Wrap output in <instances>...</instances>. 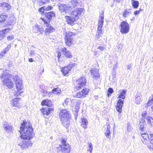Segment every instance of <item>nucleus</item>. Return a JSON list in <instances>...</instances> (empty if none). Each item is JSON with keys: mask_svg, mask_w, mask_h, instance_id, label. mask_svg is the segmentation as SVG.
<instances>
[{"mask_svg": "<svg viewBox=\"0 0 153 153\" xmlns=\"http://www.w3.org/2000/svg\"><path fill=\"white\" fill-rule=\"evenodd\" d=\"M81 120V126L85 129L87 128L88 123V120L84 117L82 118Z\"/></svg>", "mask_w": 153, "mask_h": 153, "instance_id": "nucleus-25", "label": "nucleus"}, {"mask_svg": "<svg viewBox=\"0 0 153 153\" xmlns=\"http://www.w3.org/2000/svg\"><path fill=\"white\" fill-rule=\"evenodd\" d=\"M152 104H153V95L149 98L148 102V105H149Z\"/></svg>", "mask_w": 153, "mask_h": 153, "instance_id": "nucleus-45", "label": "nucleus"}, {"mask_svg": "<svg viewBox=\"0 0 153 153\" xmlns=\"http://www.w3.org/2000/svg\"><path fill=\"white\" fill-rule=\"evenodd\" d=\"M60 12L62 13H64L66 4H58Z\"/></svg>", "mask_w": 153, "mask_h": 153, "instance_id": "nucleus-31", "label": "nucleus"}, {"mask_svg": "<svg viewBox=\"0 0 153 153\" xmlns=\"http://www.w3.org/2000/svg\"><path fill=\"white\" fill-rule=\"evenodd\" d=\"M10 48V45H7V47L5 48L4 50L3 51L4 53H6L7 51H8Z\"/></svg>", "mask_w": 153, "mask_h": 153, "instance_id": "nucleus-49", "label": "nucleus"}, {"mask_svg": "<svg viewBox=\"0 0 153 153\" xmlns=\"http://www.w3.org/2000/svg\"><path fill=\"white\" fill-rule=\"evenodd\" d=\"M7 18V16L4 14H2L0 15V24L5 22Z\"/></svg>", "mask_w": 153, "mask_h": 153, "instance_id": "nucleus-33", "label": "nucleus"}, {"mask_svg": "<svg viewBox=\"0 0 153 153\" xmlns=\"http://www.w3.org/2000/svg\"><path fill=\"white\" fill-rule=\"evenodd\" d=\"M21 125L20 127L21 131H23V130H24L25 131H27V133L29 134L30 133L31 135H33V128L30 123L29 122H27L26 121L24 120Z\"/></svg>", "mask_w": 153, "mask_h": 153, "instance_id": "nucleus-3", "label": "nucleus"}, {"mask_svg": "<svg viewBox=\"0 0 153 153\" xmlns=\"http://www.w3.org/2000/svg\"><path fill=\"white\" fill-rule=\"evenodd\" d=\"M88 147L89 148V149L88 150L91 153L93 150V146L92 143H89L88 145Z\"/></svg>", "mask_w": 153, "mask_h": 153, "instance_id": "nucleus-48", "label": "nucleus"}, {"mask_svg": "<svg viewBox=\"0 0 153 153\" xmlns=\"http://www.w3.org/2000/svg\"><path fill=\"white\" fill-rule=\"evenodd\" d=\"M35 54L36 53L33 50L30 51V54L31 56H33L35 55Z\"/></svg>", "mask_w": 153, "mask_h": 153, "instance_id": "nucleus-57", "label": "nucleus"}, {"mask_svg": "<svg viewBox=\"0 0 153 153\" xmlns=\"http://www.w3.org/2000/svg\"><path fill=\"white\" fill-rule=\"evenodd\" d=\"M7 39L8 40L10 41L14 39V36L13 35L8 36Z\"/></svg>", "mask_w": 153, "mask_h": 153, "instance_id": "nucleus-53", "label": "nucleus"}, {"mask_svg": "<svg viewBox=\"0 0 153 153\" xmlns=\"http://www.w3.org/2000/svg\"><path fill=\"white\" fill-rule=\"evenodd\" d=\"M139 11L136 10L134 12V14L135 15H137L140 13Z\"/></svg>", "mask_w": 153, "mask_h": 153, "instance_id": "nucleus-64", "label": "nucleus"}, {"mask_svg": "<svg viewBox=\"0 0 153 153\" xmlns=\"http://www.w3.org/2000/svg\"><path fill=\"white\" fill-rule=\"evenodd\" d=\"M90 72L93 78L96 79L99 78L100 74L99 73V70L97 69L94 68L90 70Z\"/></svg>", "mask_w": 153, "mask_h": 153, "instance_id": "nucleus-17", "label": "nucleus"}, {"mask_svg": "<svg viewBox=\"0 0 153 153\" xmlns=\"http://www.w3.org/2000/svg\"><path fill=\"white\" fill-rule=\"evenodd\" d=\"M49 0H40L38 4L39 5H42L45 3H48Z\"/></svg>", "mask_w": 153, "mask_h": 153, "instance_id": "nucleus-38", "label": "nucleus"}, {"mask_svg": "<svg viewBox=\"0 0 153 153\" xmlns=\"http://www.w3.org/2000/svg\"><path fill=\"white\" fill-rule=\"evenodd\" d=\"M0 78L1 81L3 82L8 79H11L13 76L12 75L7 73L5 72H4L1 76Z\"/></svg>", "mask_w": 153, "mask_h": 153, "instance_id": "nucleus-11", "label": "nucleus"}, {"mask_svg": "<svg viewBox=\"0 0 153 153\" xmlns=\"http://www.w3.org/2000/svg\"><path fill=\"white\" fill-rule=\"evenodd\" d=\"M53 109L52 108H44L42 113L43 114L46 115L47 116L52 111H53Z\"/></svg>", "mask_w": 153, "mask_h": 153, "instance_id": "nucleus-23", "label": "nucleus"}, {"mask_svg": "<svg viewBox=\"0 0 153 153\" xmlns=\"http://www.w3.org/2000/svg\"><path fill=\"white\" fill-rule=\"evenodd\" d=\"M105 135L106 137L107 138H110L111 136H110V130L109 129H107L105 132Z\"/></svg>", "mask_w": 153, "mask_h": 153, "instance_id": "nucleus-37", "label": "nucleus"}, {"mask_svg": "<svg viewBox=\"0 0 153 153\" xmlns=\"http://www.w3.org/2000/svg\"><path fill=\"white\" fill-rule=\"evenodd\" d=\"M145 124V122H143L141 123L140 122V127L139 128V129L141 131H143L144 130V125Z\"/></svg>", "mask_w": 153, "mask_h": 153, "instance_id": "nucleus-40", "label": "nucleus"}, {"mask_svg": "<svg viewBox=\"0 0 153 153\" xmlns=\"http://www.w3.org/2000/svg\"><path fill=\"white\" fill-rule=\"evenodd\" d=\"M0 7H2L4 9L6 10H9L10 9V5L9 4L4 2L0 3Z\"/></svg>", "mask_w": 153, "mask_h": 153, "instance_id": "nucleus-22", "label": "nucleus"}, {"mask_svg": "<svg viewBox=\"0 0 153 153\" xmlns=\"http://www.w3.org/2000/svg\"><path fill=\"white\" fill-rule=\"evenodd\" d=\"M89 89L88 88H84L81 91L77 93L76 94V96L78 98H83L86 97L88 94Z\"/></svg>", "mask_w": 153, "mask_h": 153, "instance_id": "nucleus-8", "label": "nucleus"}, {"mask_svg": "<svg viewBox=\"0 0 153 153\" xmlns=\"http://www.w3.org/2000/svg\"><path fill=\"white\" fill-rule=\"evenodd\" d=\"M76 65V64L75 63H70L68 65L63 68L61 71L65 75H66L69 73L71 68L74 67Z\"/></svg>", "mask_w": 153, "mask_h": 153, "instance_id": "nucleus-9", "label": "nucleus"}, {"mask_svg": "<svg viewBox=\"0 0 153 153\" xmlns=\"http://www.w3.org/2000/svg\"><path fill=\"white\" fill-rule=\"evenodd\" d=\"M97 49L100 50L101 51H103L105 49V48L102 46H100L97 48Z\"/></svg>", "mask_w": 153, "mask_h": 153, "instance_id": "nucleus-54", "label": "nucleus"}, {"mask_svg": "<svg viewBox=\"0 0 153 153\" xmlns=\"http://www.w3.org/2000/svg\"><path fill=\"white\" fill-rule=\"evenodd\" d=\"M123 103L124 100L122 99H119L117 102V105L116 107V108L117 111L120 113H121L122 112Z\"/></svg>", "mask_w": 153, "mask_h": 153, "instance_id": "nucleus-14", "label": "nucleus"}, {"mask_svg": "<svg viewBox=\"0 0 153 153\" xmlns=\"http://www.w3.org/2000/svg\"><path fill=\"white\" fill-rule=\"evenodd\" d=\"M102 35V30L97 31V33L96 34V38L98 39Z\"/></svg>", "mask_w": 153, "mask_h": 153, "instance_id": "nucleus-43", "label": "nucleus"}, {"mask_svg": "<svg viewBox=\"0 0 153 153\" xmlns=\"http://www.w3.org/2000/svg\"><path fill=\"white\" fill-rule=\"evenodd\" d=\"M43 21L44 22L45 24L46 25L47 28L45 30V33H51L53 32L54 30L53 27L48 23V21L46 20L45 19H43Z\"/></svg>", "mask_w": 153, "mask_h": 153, "instance_id": "nucleus-10", "label": "nucleus"}, {"mask_svg": "<svg viewBox=\"0 0 153 153\" xmlns=\"http://www.w3.org/2000/svg\"><path fill=\"white\" fill-rule=\"evenodd\" d=\"M112 78L113 79V82H114L115 80H116V75L115 74H114L113 73L112 74Z\"/></svg>", "mask_w": 153, "mask_h": 153, "instance_id": "nucleus-56", "label": "nucleus"}, {"mask_svg": "<svg viewBox=\"0 0 153 153\" xmlns=\"http://www.w3.org/2000/svg\"><path fill=\"white\" fill-rule=\"evenodd\" d=\"M122 13H123V17L126 18L131 14V11L130 9H125Z\"/></svg>", "mask_w": 153, "mask_h": 153, "instance_id": "nucleus-28", "label": "nucleus"}, {"mask_svg": "<svg viewBox=\"0 0 153 153\" xmlns=\"http://www.w3.org/2000/svg\"><path fill=\"white\" fill-rule=\"evenodd\" d=\"M132 1V4L133 7L135 9H136L139 6V2L138 1L134 0H131Z\"/></svg>", "mask_w": 153, "mask_h": 153, "instance_id": "nucleus-34", "label": "nucleus"}, {"mask_svg": "<svg viewBox=\"0 0 153 153\" xmlns=\"http://www.w3.org/2000/svg\"><path fill=\"white\" fill-rule=\"evenodd\" d=\"M141 136L144 140H147L148 139H149V135L147 134H141Z\"/></svg>", "mask_w": 153, "mask_h": 153, "instance_id": "nucleus-46", "label": "nucleus"}, {"mask_svg": "<svg viewBox=\"0 0 153 153\" xmlns=\"http://www.w3.org/2000/svg\"><path fill=\"white\" fill-rule=\"evenodd\" d=\"M60 89L59 88H54L51 91V94L53 93L55 94H60Z\"/></svg>", "mask_w": 153, "mask_h": 153, "instance_id": "nucleus-35", "label": "nucleus"}, {"mask_svg": "<svg viewBox=\"0 0 153 153\" xmlns=\"http://www.w3.org/2000/svg\"><path fill=\"white\" fill-rule=\"evenodd\" d=\"M5 54V53H4L3 51L0 53V59Z\"/></svg>", "mask_w": 153, "mask_h": 153, "instance_id": "nucleus-61", "label": "nucleus"}, {"mask_svg": "<svg viewBox=\"0 0 153 153\" xmlns=\"http://www.w3.org/2000/svg\"><path fill=\"white\" fill-rule=\"evenodd\" d=\"M59 117L62 125L68 128L70 125L71 115L69 111L66 109L61 110L59 113Z\"/></svg>", "mask_w": 153, "mask_h": 153, "instance_id": "nucleus-1", "label": "nucleus"}, {"mask_svg": "<svg viewBox=\"0 0 153 153\" xmlns=\"http://www.w3.org/2000/svg\"><path fill=\"white\" fill-rule=\"evenodd\" d=\"M60 142L61 144H59V146L56 148L57 152H61L62 153H70V145L68 143H66V139H62Z\"/></svg>", "mask_w": 153, "mask_h": 153, "instance_id": "nucleus-2", "label": "nucleus"}, {"mask_svg": "<svg viewBox=\"0 0 153 153\" xmlns=\"http://www.w3.org/2000/svg\"><path fill=\"white\" fill-rule=\"evenodd\" d=\"M114 92L113 89L111 88H109L108 90L107 96L109 97L111 96Z\"/></svg>", "mask_w": 153, "mask_h": 153, "instance_id": "nucleus-39", "label": "nucleus"}, {"mask_svg": "<svg viewBox=\"0 0 153 153\" xmlns=\"http://www.w3.org/2000/svg\"><path fill=\"white\" fill-rule=\"evenodd\" d=\"M41 104L42 105H45L48 107H51L52 105L51 102L48 99L43 100Z\"/></svg>", "mask_w": 153, "mask_h": 153, "instance_id": "nucleus-29", "label": "nucleus"}, {"mask_svg": "<svg viewBox=\"0 0 153 153\" xmlns=\"http://www.w3.org/2000/svg\"><path fill=\"white\" fill-rule=\"evenodd\" d=\"M13 78L14 82H16V81H18V80H20L19 79L18 76H17V75L14 76L13 77Z\"/></svg>", "mask_w": 153, "mask_h": 153, "instance_id": "nucleus-55", "label": "nucleus"}, {"mask_svg": "<svg viewBox=\"0 0 153 153\" xmlns=\"http://www.w3.org/2000/svg\"><path fill=\"white\" fill-rule=\"evenodd\" d=\"M103 22H98V26L102 27L103 25Z\"/></svg>", "mask_w": 153, "mask_h": 153, "instance_id": "nucleus-63", "label": "nucleus"}, {"mask_svg": "<svg viewBox=\"0 0 153 153\" xmlns=\"http://www.w3.org/2000/svg\"><path fill=\"white\" fill-rule=\"evenodd\" d=\"M65 18L68 23L71 25H73L74 22L77 20L76 19L77 18L75 19L72 16H66Z\"/></svg>", "mask_w": 153, "mask_h": 153, "instance_id": "nucleus-15", "label": "nucleus"}, {"mask_svg": "<svg viewBox=\"0 0 153 153\" xmlns=\"http://www.w3.org/2000/svg\"><path fill=\"white\" fill-rule=\"evenodd\" d=\"M3 127L4 129L8 133L11 132L12 130V126L10 124L6 122H5L3 123Z\"/></svg>", "mask_w": 153, "mask_h": 153, "instance_id": "nucleus-18", "label": "nucleus"}, {"mask_svg": "<svg viewBox=\"0 0 153 153\" xmlns=\"http://www.w3.org/2000/svg\"><path fill=\"white\" fill-rule=\"evenodd\" d=\"M61 51H62L63 54L66 57L70 58L72 57L71 53L69 51L67 50L66 48H62Z\"/></svg>", "mask_w": 153, "mask_h": 153, "instance_id": "nucleus-16", "label": "nucleus"}, {"mask_svg": "<svg viewBox=\"0 0 153 153\" xmlns=\"http://www.w3.org/2000/svg\"><path fill=\"white\" fill-rule=\"evenodd\" d=\"M46 10H50L52 9V7L51 6H48V7L45 6Z\"/></svg>", "mask_w": 153, "mask_h": 153, "instance_id": "nucleus-59", "label": "nucleus"}, {"mask_svg": "<svg viewBox=\"0 0 153 153\" xmlns=\"http://www.w3.org/2000/svg\"><path fill=\"white\" fill-rule=\"evenodd\" d=\"M127 131L129 132L131 131V127L130 126V124L129 123H127Z\"/></svg>", "mask_w": 153, "mask_h": 153, "instance_id": "nucleus-50", "label": "nucleus"}, {"mask_svg": "<svg viewBox=\"0 0 153 153\" xmlns=\"http://www.w3.org/2000/svg\"><path fill=\"white\" fill-rule=\"evenodd\" d=\"M87 82V80L84 76L81 77L77 80L75 82L76 88L77 90H79L85 86Z\"/></svg>", "mask_w": 153, "mask_h": 153, "instance_id": "nucleus-5", "label": "nucleus"}, {"mask_svg": "<svg viewBox=\"0 0 153 153\" xmlns=\"http://www.w3.org/2000/svg\"><path fill=\"white\" fill-rule=\"evenodd\" d=\"M20 99L19 97L15 98L11 101V103L13 106H16L17 107H19L20 106L19 101Z\"/></svg>", "mask_w": 153, "mask_h": 153, "instance_id": "nucleus-19", "label": "nucleus"}, {"mask_svg": "<svg viewBox=\"0 0 153 153\" xmlns=\"http://www.w3.org/2000/svg\"><path fill=\"white\" fill-rule=\"evenodd\" d=\"M83 11V9L80 8H77L74 9L71 13V15L75 18H76V20H78L79 16Z\"/></svg>", "mask_w": 153, "mask_h": 153, "instance_id": "nucleus-7", "label": "nucleus"}, {"mask_svg": "<svg viewBox=\"0 0 153 153\" xmlns=\"http://www.w3.org/2000/svg\"><path fill=\"white\" fill-rule=\"evenodd\" d=\"M22 132H23L21 134V137L24 140H29L33 137V135H31L30 133L29 134L28 133L27 131H25L24 130L23 131H22V132L20 131L21 133Z\"/></svg>", "mask_w": 153, "mask_h": 153, "instance_id": "nucleus-13", "label": "nucleus"}, {"mask_svg": "<svg viewBox=\"0 0 153 153\" xmlns=\"http://www.w3.org/2000/svg\"><path fill=\"white\" fill-rule=\"evenodd\" d=\"M45 8V6L42 7L39 9V11L40 12H41L42 13H43V12H44V11L45 10H46Z\"/></svg>", "mask_w": 153, "mask_h": 153, "instance_id": "nucleus-51", "label": "nucleus"}, {"mask_svg": "<svg viewBox=\"0 0 153 153\" xmlns=\"http://www.w3.org/2000/svg\"><path fill=\"white\" fill-rule=\"evenodd\" d=\"M55 14L52 11H50L49 12L45 14L46 18H47L50 22L49 21L52 18L53 16H55Z\"/></svg>", "mask_w": 153, "mask_h": 153, "instance_id": "nucleus-26", "label": "nucleus"}, {"mask_svg": "<svg viewBox=\"0 0 153 153\" xmlns=\"http://www.w3.org/2000/svg\"><path fill=\"white\" fill-rule=\"evenodd\" d=\"M12 28L13 27H12L11 28H8L4 29L2 30V31H1L0 32V40H2L5 36L6 33L8 32V31L12 29Z\"/></svg>", "mask_w": 153, "mask_h": 153, "instance_id": "nucleus-20", "label": "nucleus"}, {"mask_svg": "<svg viewBox=\"0 0 153 153\" xmlns=\"http://www.w3.org/2000/svg\"><path fill=\"white\" fill-rule=\"evenodd\" d=\"M9 21L8 20L6 22L4 26V27H9V26L12 25L10 23Z\"/></svg>", "mask_w": 153, "mask_h": 153, "instance_id": "nucleus-52", "label": "nucleus"}, {"mask_svg": "<svg viewBox=\"0 0 153 153\" xmlns=\"http://www.w3.org/2000/svg\"><path fill=\"white\" fill-rule=\"evenodd\" d=\"M25 140H22L19 144V145L20 146L22 149L27 148L32 145V143L30 141H25Z\"/></svg>", "mask_w": 153, "mask_h": 153, "instance_id": "nucleus-12", "label": "nucleus"}, {"mask_svg": "<svg viewBox=\"0 0 153 153\" xmlns=\"http://www.w3.org/2000/svg\"><path fill=\"white\" fill-rule=\"evenodd\" d=\"M11 79H8L7 81H5L3 82L4 85L7 86L9 88H13V83Z\"/></svg>", "mask_w": 153, "mask_h": 153, "instance_id": "nucleus-21", "label": "nucleus"}, {"mask_svg": "<svg viewBox=\"0 0 153 153\" xmlns=\"http://www.w3.org/2000/svg\"><path fill=\"white\" fill-rule=\"evenodd\" d=\"M104 12H103L102 14L100 16L99 20L98 22H104Z\"/></svg>", "mask_w": 153, "mask_h": 153, "instance_id": "nucleus-44", "label": "nucleus"}, {"mask_svg": "<svg viewBox=\"0 0 153 153\" xmlns=\"http://www.w3.org/2000/svg\"><path fill=\"white\" fill-rule=\"evenodd\" d=\"M20 90L17 89V91H15L14 93V95L15 96H18L19 95H20L22 92L19 90Z\"/></svg>", "mask_w": 153, "mask_h": 153, "instance_id": "nucleus-47", "label": "nucleus"}, {"mask_svg": "<svg viewBox=\"0 0 153 153\" xmlns=\"http://www.w3.org/2000/svg\"><path fill=\"white\" fill-rule=\"evenodd\" d=\"M146 114V111L143 112L142 114L143 117L145 118Z\"/></svg>", "mask_w": 153, "mask_h": 153, "instance_id": "nucleus-62", "label": "nucleus"}, {"mask_svg": "<svg viewBox=\"0 0 153 153\" xmlns=\"http://www.w3.org/2000/svg\"><path fill=\"white\" fill-rule=\"evenodd\" d=\"M141 97L140 95L139 94H137L135 96V102L136 104H140L142 100Z\"/></svg>", "mask_w": 153, "mask_h": 153, "instance_id": "nucleus-32", "label": "nucleus"}, {"mask_svg": "<svg viewBox=\"0 0 153 153\" xmlns=\"http://www.w3.org/2000/svg\"><path fill=\"white\" fill-rule=\"evenodd\" d=\"M120 32L122 34L128 33L130 29L128 24L126 21H123L120 24Z\"/></svg>", "mask_w": 153, "mask_h": 153, "instance_id": "nucleus-6", "label": "nucleus"}, {"mask_svg": "<svg viewBox=\"0 0 153 153\" xmlns=\"http://www.w3.org/2000/svg\"><path fill=\"white\" fill-rule=\"evenodd\" d=\"M76 4H75L74 5H73V6H71L66 4L64 13H67L70 12L71 10L73 9V8L76 6Z\"/></svg>", "mask_w": 153, "mask_h": 153, "instance_id": "nucleus-30", "label": "nucleus"}, {"mask_svg": "<svg viewBox=\"0 0 153 153\" xmlns=\"http://www.w3.org/2000/svg\"><path fill=\"white\" fill-rule=\"evenodd\" d=\"M8 20L10 22V23L11 24L12 26L15 23L16 19L14 17L10 18Z\"/></svg>", "mask_w": 153, "mask_h": 153, "instance_id": "nucleus-36", "label": "nucleus"}, {"mask_svg": "<svg viewBox=\"0 0 153 153\" xmlns=\"http://www.w3.org/2000/svg\"><path fill=\"white\" fill-rule=\"evenodd\" d=\"M75 34L73 32L70 31L67 32L65 35V42L67 45L70 46L73 43V36Z\"/></svg>", "mask_w": 153, "mask_h": 153, "instance_id": "nucleus-4", "label": "nucleus"}, {"mask_svg": "<svg viewBox=\"0 0 153 153\" xmlns=\"http://www.w3.org/2000/svg\"><path fill=\"white\" fill-rule=\"evenodd\" d=\"M126 91L124 89L122 90L119 92V94L117 95L118 98H121L123 100L125 99L126 97Z\"/></svg>", "mask_w": 153, "mask_h": 153, "instance_id": "nucleus-24", "label": "nucleus"}, {"mask_svg": "<svg viewBox=\"0 0 153 153\" xmlns=\"http://www.w3.org/2000/svg\"><path fill=\"white\" fill-rule=\"evenodd\" d=\"M15 84L16 88L17 89L21 90L23 88L22 83L21 80H18V81H16Z\"/></svg>", "mask_w": 153, "mask_h": 153, "instance_id": "nucleus-27", "label": "nucleus"}, {"mask_svg": "<svg viewBox=\"0 0 153 153\" xmlns=\"http://www.w3.org/2000/svg\"><path fill=\"white\" fill-rule=\"evenodd\" d=\"M36 28L41 33H43L44 29L42 26L37 25L36 26Z\"/></svg>", "mask_w": 153, "mask_h": 153, "instance_id": "nucleus-41", "label": "nucleus"}, {"mask_svg": "<svg viewBox=\"0 0 153 153\" xmlns=\"http://www.w3.org/2000/svg\"><path fill=\"white\" fill-rule=\"evenodd\" d=\"M43 93L44 94H48L49 95H50L51 94V92H48V91H47L46 90H44L43 91Z\"/></svg>", "mask_w": 153, "mask_h": 153, "instance_id": "nucleus-60", "label": "nucleus"}, {"mask_svg": "<svg viewBox=\"0 0 153 153\" xmlns=\"http://www.w3.org/2000/svg\"><path fill=\"white\" fill-rule=\"evenodd\" d=\"M69 99L68 98H66L64 101V102L63 103V105L64 107H66L68 104L69 102Z\"/></svg>", "mask_w": 153, "mask_h": 153, "instance_id": "nucleus-42", "label": "nucleus"}, {"mask_svg": "<svg viewBox=\"0 0 153 153\" xmlns=\"http://www.w3.org/2000/svg\"><path fill=\"white\" fill-rule=\"evenodd\" d=\"M58 53V55H57V57L58 59V61H59V60H60V58L61 57V53L59 52V51L57 52Z\"/></svg>", "mask_w": 153, "mask_h": 153, "instance_id": "nucleus-58", "label": "nucleus"}]
</instances>
